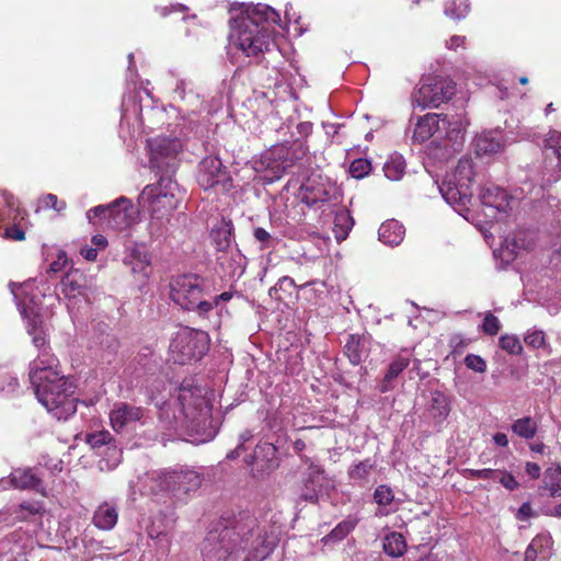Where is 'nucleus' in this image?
<instances>
[{"label":"nucleus","instance_id":"1","mask_svg":"<svg viewBox=\"0 0 561 561\" xmlns=\"http://www.w3.org/2000/svg\"><path fill=\"white\" fill-rule=\"evenodd\" d=\"M256 527V519L245 513L222 517L208 531L202 545L204 561H239V553L248 548L253 550L254 560H263L273 551V543L257 534L250 542Z\"/></svg>","mask_w":561,"mask_h":561},{"label":"nucleus","instance_id":"2","mask_svg":"<svg viewBox=\"0 0 561 561\" xmlns=\"http://www.w3.org/2000/svg\"><path fill=\"white\" fill-rule=\"evenodd\" d=\"M228 14L230 35H276V26L290 32L280 24L279 13L264 3L233 2Z\"/></svg>","mask_w":561,"mask_h":561},{"label":"nucleus","instance_id":"3","mask_svg":"<svg viewBox=\"0 0 561 561\" xmlns=\"http://www.w3.org/2000/svg\"><path fill=\"white\" fill-rule=\"evenodd\" d=\"M181 191L169 175H160L157 184L147 185L139 195V204L150 213L148 230L151 237H160L171 213L178 208Z\"/></svg>","mask_w":561,"mask_h":561},{"label":"nucleus","instance_id":"4","mask_svg":"<svg viewBox=\"0 0 561 561\" xmlns=\"http://www.w3.org/2000/svg\"><path fill=\"white\" fill-rule=\"evenodd\" d=\"M41 404L57 420H67L77 410L75 383L66 376L32 383Z\"/></svg>","mask_w":561,"mask_h":561},{"label":"nucleus","instance_id":"5","mask_svg":"<svg viewBox=\"0 0 561 561\" xmlns=\"http://www.w3.org/2000/svg\"><path fill=\"white\" fill-rule=\"evenodd\" d=\"M473 164L470 159H460L455 172L447 175L438 186L444 199L453 207L466 208L472 198Z\"/></svg>","mask_w":561,"mask_h":561},{"label":"nucleus","instance_id":"6","mask_svg":"<svg viewBox=\"0 0 561 561\" xmlns=\"http://www.w3.org/2000/svg\"><path fill=\"white\" fill-rule=\"evenodd\" d=\"M179 401L187 420V428L195 433H204L210 423V407L205 398V389L183 382L180 387Z\"/></svg>","mask_w":561,"mask_h":561},{"label":"nucleus","instance_id":"7","mask_svg":"<svg viewBox=\"0 0 561 561\" xmlns=\"http://www.w3.org/2000/svg\"><path fill=\"white\" fill-rule=\"evenodd\" d=\"M456 93V83L448 77L427 76L422 78L419 88L412 94V104L421 110L438 107L448 102Z\"/></svg>","mask_w":561,"mask_h":561},{"label":"nucleus","instance_id":"8","mask_svg":"<svg viewBox=\"0 0 561 561\" xmlns=\"http://www.w3.org/2000/svg\"><path fill=\"white\" fill-rule=\"evenodd\" d=\"M300 460L307 466L301 476L299 499L317 504L323 495H329L335 489L333 478L329 477L324 468L306 455H300Z\"/></svg>","mask_w":561,"mask_h":561},{"label":"nucleus","instance_id":"9","mask_svg":"<svg viewBox=\"0 0 561 561\" xmlns=\"http://www.w3.org/2000/svg\"><path fill=\"white\" fill-rule=\"evenodd\" d=\"M150 478L158 482L161 490L184 494L197 491L203 482L202 473L185 466L153 471Z\"/></svg>","mask_w":561,"mask_h":561},{"label":"nucleus","instance_id":"10","mask_svg":"<svg viewBox=\"0 0 561 561\" xmlns=\"http://www.w3.org/2000/svg\"><path fill=\"white\" fill-rule=\"evenodd\" d=\"M211 293L207 280L197 274H184L170 283V297L181 308L191 310L196 300Z\"/></svg>","mask_w":561,"mask_h":561},{"label":"nucleus","instance_id":"11","mask_svg":"<svg viewBox=\"0 0 561 561\" xmlns=\"http://www.w3.org/2000/svg\"><path fill=\"white\" fill-rule=\"evenodd\" d=\"M150 149V167L160 175L172 178L178 169V154L182 149V142L178 138L156 137L148 140Z\"/></svg>","mask_w":561,"mask_h":561},{"label":"nucleus","instance_id":"12","mask_svg":"<svg viewBox=\"0 0 561 561\" xmlns=\"http://www.w3.org/2000/svg\"><path fill=\"white\" fill-rule=\"evenodd\" d=\"M25 219L18 199L8 191L0 192V237L22 241L25 231L21 222Z\"/></svg>","mask_w":561,"mask_h":561},{"label":"nucleus","instance_id":"13","mask_svg":"<svg viewBox=\"0 0 561 561\" xmlns=\"http://www.w3.org/2000/svg\"><path fill=\"white\" fill-rule=\"evenodd\" d=\"M196 179L205 191L214 188L228 192L232 187L230 172L217 156H208L201 160Z\"/></svg>","mask_w":561,"mask_h":561},{"label":"nucleus","instance_id":"14","mask_svg":"<svg viewBox=\"0 0 561 561\" xmlns=\"http://www.w3.org/2000/svg\"><path fill=\"white\" fill-rule=\"evenodd\" d=\"M171 348L179 353L176 360L180 364L199 360L208 351V334L196 330L183 331L172 342Z\"/></svg>","mask_w":561,"mask_h":561},{"label":"nucleus","instance_id":"15","mask_svg":"<svg viewBox=\"0 0 561 561\" xmlns=\"http://www.w3.org/2000/svg\"><path fill=\"white\" fill-rule=\"evenodd\" d=\"M244 461L251 467V473L255 478L271 473L279 465L276 447L267 442L259 443L253 453L244 458Z\"/></svg>","mask_w":561,"mask_h":561},{"label":"nucleus","instance_id":"16","mask_svg":"<svg viewBox=\"0 0 561 561\" xmlns=\"http://www.w3.org/2000/svg\"><path fill=\"white\" fill-rule=\"evenodd\" d=\"M546 144L542 187L561 179V133L551 131Z\"/></svg>","mask_w":561,"mask_h":561},{"label":"nucleus","instance_id":"17","mask_svg":"<svg viewBox=\"0 0 561 561\" xmlns=\"http://www.w3.org/2000/svg\"><path fill=\"white\" fill-rule=\"evenodd\" d=\"M58 359L53 355L49 348H43L37 357L30 363V381L35 383L38 381L57 378L64 376L58 369Z\"/></svg>","mask_w":561,"mask_h":561},{"label":"nucleus","instance_id":"18","mask_svg":"<svg viewBox=\"0 0 561 561\" xmlns=\"http://www.w3.org/2000/svg\"><path fill=\"white\" fill-rule=\"evenodd\" d=\"M447 125H451V122L448 119L447 115L427 113L419 117L414 127L412 139L414 142L422 144L428 140L442 128L446 129Z\"/></svg>","mask_w":561,"mask_h":561},{"label":"nucleus","instance_id":"19","mask_svg":"<svg viewBox=\"0 0 561 561\" xmlns=\"http://www.w3.org/2000/svg\"><path fill=\"white\" fill-rule=\"evenodd\" d=\"M137 211L131 202L121 196L110 204L108 221L115 230L130 227L136 220Z\"/></svg>","mask_w":561,"mask_h":561},{"label":"nucleus","instance_id":"20","mask_svg":"<svg viewBox=\"0 0 561 561\" xmlns=\"http://www.w3.org/2000/svg\"><path fill=\"white\" fill-rule=\"evenodd\" d=\"M144 409L128 403H118L110 413L112 428L119 433L124 427L140 421L144 416Z\"/></svg>","mask_w":561,"mask_h":561},{"label":"nucleus","instance_id":"21","mask_svg":"<svg viewBox=\"0 0 561 561\" xmlns=\"http://www.w3.org/2000/svg\"><path fill=\"white\" fill-rule=\"evenodd\" d=\"M480 199L483 206L499 213H506L513 201L505 190L493 184L485 185L481 190Z\"/></svg>","mask_w":561,"mask_h":561},{"label":"nucleus","instance_id":"22","mask_svg":"<svg viewBox=\"0 0 561 561\" xmlns=\"http://www.w3.org/2000/svg\"><path fill=\"white\" fill-rule=\"evenodd\" d=\"M10 484L21 490H34L42 495L46 494L41 477L31 468L14 469L9 477Z\"/></svg>","mask_w":561,"mask_h":561},{"label":"nucleus","instance_id":"23","mask_svg":"<svg viewBox=\"0 0 561 561\" xmlns=\"http://www.w3.org/2000/svg\"><path fill=\"white\" fill-rule=\"evenodd\" d=\"M473 145L478 156L497 153L504 148V137L497 129L485 130L476 136Z\"/></svg>","mask_w":561,"mask_h":561},{"label":"nucleus","instance_id":"24","mask_svg":"<svg viewBox=\"0 0 561 561\" xmlns=\"http://www.w3.org/2000/svg\"><path fill=\"white\" fill-rule=\"evenodd\" d=\"M118 520V510L114 503L103 502L93 513L92 523L101 530H112Z\"/></svg>","mask_w":561,"mask_h":561},{"label":"nucleus","instance_id":"25","mask_svg":"<svg viewBox=\"0 0 561 561\" xmlns=\"http://www.w3.org/2000/svg\"><path fill=\"white\" fill-rule=\"evenodd\" d=\"M450 412L448 398L442 391L435 390L431 393V401L427 409L428 416L433 420L434 426L440 427Z\"/></svg>","mask_w":561,"mask_h":561},{"label":"nucleus","instance_id":"26","mask_svg":"<svg viewBox=\"0 0 561 561\" xmlns=\"http://www.w3.org/2000/svg\"><path fill=\"white\" fill-rule=\"evenodd\" d=\"M265 37H229V48L241 50L248 57H255L268 49Z\"/></svg>","mask_w":561,"mask_h":561},{"label":"nucleus","instance_id":"27","mask_svg":"<svg viewBox=\"0 0 561 561\" xmlns=\"http://www.w3.org/2000/svg\"><path fill=\"white\" fill-rule=\"evenodd\" d=\"M344 354L352 365H359L368 355L367 340L356 334L348 335L344 345Z\"/></svg>","mask_w":561,"mask_h":561},{"label":"nucleus","instance_id":"28","mask_svg":"<svg viewBox=\"0 0 561 561\" xmlns=\"http://www.w3.org/2000/svg\"><path fill=\"white\" fill-rule=\"evenodd\" d=\"M410 359L405 356H397L390 364L389 367L379 383V391L381 393L389 392L394 389L396 380L399 375L409 366Z\"/></svg>","mask_w":561,"mask_h":561},{"label":"nucleus","instance_id":"29","mask_svg":"<svg viewBox=\"0 0 561 561\" xmlns=\"http://www.w3.org/2000/svg\"><path fill=\"white\" fill-rule=\"evenodd\" d=\"M85 442L94 450H100L106 447L107 451H111L114 456V466L119 462L121 450L114 444V438L108 431H99L87 435Z\"/></svg>","mask_w":561,"mask_h":561},{"label":"nucleus","instance_id":"30","mask_svg":"<svg viewBox=\"0 0 561 561\" xmlns=\"http://www.w3.org/2000/svg\"><path fill=\"white\" fill-rule=\"evenodd\" d=\"M125 263L130 265L134 275L140 279L146 280L150 275V259L146 251L135 249L125 259Z\"/></svg>","mask_w":561,"mask_h":561},{"label":"nucleus","instance_id":"31","mask_svg":"<svg viewBox=\"0 0 561 561\" xmlns=\"http://www.w3.org/2000/svg\"><path fill=\"white\" fill-rule=\"evenodd\" d=\"M405 229L402 224L398 220H387L385 221L379 230L378 236L379 240L390 247L398 245L402 242L404 237Z\"/></svg>","mask_w":561,"mask_h":561},{"label":"nucleus","instance_id":"32","mask_svg":"<svg viewBox=\"0 0 561 561\" xmlns=\"http://www.w3.org/2000/svg\"><path fill=\"white\" fill-rule=\"evenodd\" d=\"M296 288L297 286L291 277L283 276L275 286L270 288L268 295L271 298L287 305L297 296Z\"/></svg>","mask_w":561,"mask_h":561},{"label":"nucleus","instance_id":"33","mask_svg":"<svg viewBox=\"0 0 561 561\" xmlns=\"http://www.w3.org/2000/svg\"><path fill=\"white\" fill-rule=\"evenodd\" d=\"M225 274L229 277H240L244 273L245 259L238 251H232L230 254H225L218 257Z\"/></svg>","mask_w":561,"mask_h":561},{"label":"nucleus","instance_id":"34","mask_svg":"<svg viewBox=\"0 0 561 561\" xmlns=\"http://www.w3.org/2000/svg\"><path fill=\"white\" fill-rule=\"evenodd\" d=\"M233 225L231 221L222 220L220 225L211 229L210 237L216 249L226 252L232 242Z\"/></svg>","mask_w":561,"mask_h":561},{"label":"nucleus","instance_id":"35","mask_svg":"<svg viewBox=\"0 0 561 561\" xmlns=\"http://www.w3.org/2000/svg\"><path fill=\"white\" fill-rule=\"evenodd\" d=\"M354 225V220L346 209H341L335 213L333 220L334 238L341 242L345 240Z\"/></svg>","mask_w":561,"mask_h":561},{"label":"nucleus","instance_id":"36","mask_svg":"<svg viewBox=\"0 0 561 561\" xmlns=\"http://www.w3.org/2000/svg\"><path fill=\"white\" fill-rule=\"evenodd\" d=\"M83 283V275L78 271L67 273L60 282L61 293L67 297H76L81 294Z\"/></svg>","mask_w":561,"mask_h":561},{"label":"nucleus","instance_id":"37","mask_svg":"<svg viewBox=\"0 0 561 561\" xmlns=\"http://www.w3.org/2000/svg\"><path fill=\"white\" fill-rule=\"evenodd\" d=\"M176 98L191 105L199 102V94L196 92L194 83L187 79H179L173 89Z\"/></svg>","mask_w":561,"mask_h":561},{"label":"nucleus","instance_id":"38","mask_svg":"<svg viewBox=\"0 0 561 561\" xmlns=\"http://www.w3.org/2000/svg\"><path fill=\"white\" fill-rule=\"evenodd\" d=\"M386 178L391 181H399L405 172V160L403 156L393 153L389 157L383 165Z\"/></svg>","mask_w":561,"mask_h":561},{"label":"nucleus","instance_id":"39","mask_svg":"<svg viewBox=\"0 0 561 561\" xmlns=\"http://www.w3.org/2000/svg\"><path fill=\"white\" fill-rule=\"evenodd\" d=\"M407 549L405 539L402 534L392 531L383 539V550L390 557H401Z\"/></svg>","mask_w":561,"mask_h":561},{"label":"nucleus","instance_id":"40","mask_svg":"<svg viewBox=\"0 0 561 561\" xmlns=\"http://www.w3.org/2000/svg\"><path fill=\"white\" fill-rule=\"evenodd\" d=\"M355 519H344L322 538V542L324 545L339 542L343 540L355 528Z\"/></svg>","mask_w":561,"mask_h":561},{"label":"nucleus","instance_id":"41","mask_svg":"<svg viewBox=\"0 0 561 561\" xmlns=\"http://www.w3.org/2000/svg\"><path fill=\"white\" fill-rule=\"evenodd\" d=\"M537 430L538 425L530 416L520 417L512 424L513 433L525 439L534 438Z\"/></svg>","mask_w":561,"mask_h":561},{"label":"nucleus","instance_id":"42","mask_svg":"<svg viewBox=\"0 0 561 561\" xmlns=\"http://www.w3.org/2000/svg\"><path fill=\"white\" fill-rule=\"evenodd\" d=\"M374 467L375 465L366 459L350 467L347 474L352 480L367 482Z\"/></svg>","mask_w":561,"mask_h":561},{"label":"nucleus","instance_id":"43","mask_svg":"<svg viewBox=\"0 0 561 561\" xmlns=\"http://www.w3.org/2000/svg\"><path fill=\"white\" fill-rule=\"evenodd\" d=\"M444 12L450 19L460 20L469 12L468 0H447Z\"/></svg>","mask_w":561,"mask_h":561},{"label":"nucleus","instance_id":"44","mask_svg":"<svg viewBox=\"0 0 561 561\" xmlns=\"http://www.w3.org/2000/svg\"><path fill=\"white\" fill-rule=\"evenodd\" d=\"M18 387V378L7 368L0 367V394L10 396Z\"/></svg>","mask_w":561,"mask_h":561},{"label":"nucleus","instance_id":"45","mask_svg":"<svg viewBox=\"0 0 561 561\" xmlns=\"http://www.w3.org/2000/svg\"><path fill=\"white\" fill-rule=\"evenodd\" d=\"M371 171V163L369 160L358 158L352 161L348 172L354 179H364Z\"/></svg>","mask_w":561,"mask_h":561},{"label":"nucleus","instance_id":"46","mask_svg":"<svg viewBox=\"0 0 561 561\" xmlns=\"http://www.w3.org/2000/svg\"><path fill=\"white\" fill-rule=\"evenodd\" d=\"M500 347L512 355H519L523 352V345L516 335L504 334L500 337Z\"/></svg>","mask_w":561,"mask_h":561},{"label":"nucleus","instance_id":"47","mask_svg":"<svg viewBox=\"0 0 561 561\" xmlns=\"http://www.w3.org/2000/svg\"><path fill=\"white\" fill-rule=\"evenodd\" d=\"M43 506L39 502H22L18 510L14 511L16 518L24 520L30 516L41 514Z\"/></svg>","mask_w":561,"mask_h":561},{"label":"nucleus","instance_id":"48","mask_svg":"<svg viewBox=\"0 0 561 561\" xmlns=\"http://www.w3.org/2000/svg\"><path fill=\"white\" fill-rule=\"evenodd\" d=\"M374 500L379 506L390 505L394 500L393 491L386 484L378 485L374 492Z\"/></svg>","mask_w":561,"mask_h":561},{"label":"nucleus","instance_id":"49","mask_svg":"<svg viewBox=\"0 0 561 561\" xmlns=\"http://www.w3.org/2000/svg\"><path fill=\"white\" fill-rule=\"evenodd\" d=\"M524 341L527 346L533 348H546L548 346L546 343V334L542 330L528 331Z\"/></svg>","mask_w":561,"mask_h":561},{"label":"nucleus","instance_id":"50","mask_svg":"<svg viewBox=\"0 0 561 561\" xmlns=\"http://www.w3.org/2000/svg\"><path fill=\"white\" fill-rule=\"evenodd\" d=\"M502 328V324L497 317L491 312H486L481 325V330L489 335H496Z\"/></svg>","mask_w":561,"mask_h":561},{"label":"nucleus","instance_id":"51","mask_svg":"<svg viewBox=\"0 0 561 561\" xmlns=\"http://www.w3.org/2000/svg\"><path fill=\"white\" fill-rule=\"evenodd\" d=\"M465 476L469 479L497 480L500 470L494 469H466Z\"/></svg>","mask_w":561,"mask_h":561},{"label":"nucleus","instance_id":"52","mask_svg":"<svg viewBox=\"0 0 561 561\" xmlns=\"http://www.w3.org/2000/svg\"><path fill=\"white\" fill-rule=\"evenodd\" d=\"M254 239L261 243V249L273 248L276 243V238H274L268 231H266L262 227H256L253 230Z\"/></svg>","mask_w":561,"mask_h":561},{"label":"nucleus","instance_id":"53","mask_svg":"<svg viewBox=\"0 0 561 561\" xmlns=\"http://www.w3.org/2000/svg\"><path fill=\"white\" fill-rule=\"evenodd\" d=\"M39 205L43 208H53L57 213L66 209V202L59 201L58 197L54 194H46L39 198Z\"/></svg>","mask_w":561,"mask_h":561},{"label":"nucleus","instance_id":"54","mask_svg":"<svg viewBox=\"0 0 561 561\" xmlns=\"http://www.w3.org/2000/svg\"><path fill=\"white\" fill-rule=\"evenodd\" d=\"M465 364L469 369L477 373H484L486 370V362L479 355L468 354L465 357Z\"/></svg>","mask_w":561,"mask_h":561},{"label":"nucleus","instance_id":"55","mask_svg":"<svg viewBox=\"0 0 561 561\" xmlns=\"http://www.w3.org/2000/svg\"><path fill=\"white\" fill-rule=\"evenodd\" d=\"M300 16H296V13H291V5L287 4L285 9V20L287 24H293V32L302 34L307 32L308 30L302 27L300 24Z\"/></svg>","mask_w":561,"mask_h":561},{"label":"nucleus","instance_id":"56","mask_svg":"<svg viewBox=\"0 0 561 561\" xmlns=\"http://www.w3.org/2000/svg\"><path fill=\"white\" fill-rule=\"evenodd\" d=\"M216 305H215L214 299L211 301H209V300L199 298L198 300H196V304H193V307L191 310L197 311L199 316H207L213 310V308Z\"/></svg>","mask_w":561,"mask_h":561},{"label":"nucleus","instance_id":"57","mask_svg":"<svg viewBox=\"0 0 561 561\" xmlns=\"http://www.w3.org/2000/svg\"><path fill=\"white\" fill-rule=\"evenodd\" d=\"M542 539L535 538L525 551V561H536L539 549L542 547Z\"/></svg>","mask_w":561,"mask_h":561},{"label":"nucleus","instance_id":"58","mask_svg":"<svg viewBox=\"0 0 561 561\" xmlns=\"http://www.w3.org/2000/svg\"><path fill=\"white\" fill-rule=\"evenodd\" d=\"M110 214V205H99L87 211V218L89 221L92 220L93 217H102L108 219Z\"/></svg>","mask_w":561,"mask_h":561},{"label":"nucleus","instance_id":"59","mask_svg":"<svg viewBox=\"0 0 561 561\" xmlns=\"http://www.w3.org/2000/svg\"><path fill=\"white\" fill-rule=\"evenodd\" d=\"M504 488L507 490H515L518 486L517 481L511 473L500 471V476H497V480Z\"/></svg>","mask_w":561,"mask_h":561},{"label":"nucleus","instance_id":"60","mask_svg":"<svg viewBox=\"0 0 561 561\" xmlns=\"http://www.w3.org/2000/svg\"><path fill=\"white\" fill-rule=\"evenodd\" d=\"M67 264V254L65 251H59L57 259L50 263L49 271L51 273L60 272Z\"/></svg>","mask_w":561,"mask_h":561},{"label":"nucleus","instance_id":"61","mask_svg":"<svg viewBox=\"0 0 561 561\" xmlns=\"http://www.w3.org/2000/svg\"><path fill=\"white\" fill-rule=\"evenodd\" d=\"M277 152H278V158L283 159L279 164V167L282 168V172H286L289 168H291L294 165L295 159L289 158L288 157L289 151L285 150L284 148L278 149Z\"/></svg>","mask_w":561,"mask_h":561},{"label":"nucleus","instance_id":"62","mask_svg":"<svg viewBox=\"0 0 561 561\" xmlns=\"http://www.w3.org/2000/svg\"><path fill=\"white\" fill-rule=\"evenodd\" d=\"M33 322H34V324L36 323L35 320H33ZM28 332H30V334H33V343L39 350V352L43 348H47L45 346L46 341H45L44 335L42 334V331L37 332L35 329V325H34L32 330H28Z\"/></svg>","mask_w":561,"mask_h":561},{"label":"nucleus","instance_id":"63","mask_svg":"<svg viewBox=\"0 0 561 561\" xmlns=\"http://www.w3.org/2000/svg\"><path fill=\"white\" fill-rule=\"evenodd\" d=\"M525 469L531 479H538L541 472V468L536 462H527Z\"/></svg>","mask_w":561,"mask_h":561},{"label":"nucleus","instance_id":"64","mask_svg":"<svg viewBox=\"0 0 561 561\" xmlns=\"http://www.w3.org/2000/svg\"><path fill=\"white\" fill-rule=\"evenodd\" d=\"M297 133L301 137H308L312 133V124L310 122H301L296 126Z\"/></svg>","mask_w":561,"mask_h":561}]
</instances>
